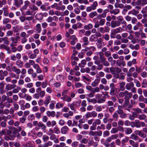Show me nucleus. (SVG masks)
<instances>
[{"label": "nucleus", "instance_id": "nucleus-1", "mask_svg": "<svg viewBox=\"0 0 147 147\" xmlns=\"http://www.w3.org/2000/svg\"><path fill=\"white\" fill-rule=\"evenodd\" d=\"M102 131L101 130L98 131H90L89 132L88 135L90 136H94V139L96 141H98L99 140V138L97 136H100L102 135Z\"/></svg>", "mask_w": 147, "mask_h": 147}, {"label": "nucleus", "instance_id": "nucleus-2", "mask_svg": "<svg viewBox=\"0 0 147 147\" xmlns=\"http://www.w3.org/2000/svg\"><path fill=\"white\" fill-rule=\"evenodd\" d=\"M96 18H94L93 20V22L94 23V27L95 28H98L100 26H104L106 22V20L104 19H101L99 20V22L96 21Z\"/></svg>", "mask_w": 147, "mask_h": 147}, {"label": "nucleus", "instance_id": "nucleus-3", "mask_svg": "<svg viewBox=\"0 0 147 147\" xmlns=\"http://www.w3.org/2000/svg\"><path fill=\"white\" fill-rule=\"evenodd\" d=\"M16 137L18 138H20L21 136L19 132H17L16 129L15 127H14V129L12 134L9 136V140H13Z\"/></svg>", "mask_w": 147, "mask_h": 147}, {"label": "nucleus", "instance_id": "nucleus-4", "mask_svg": "<svg viewBox=\"0 0 147 147\" xmlns=\"http://www.w3.org/2000/svg\"><path fill=\"white\" fill-rule=\"evenodd\" d=\"M119 96L121 98L124 97V99H127L128 97H131L132 94L131 92H129L128 91L125 90L124 92H121L119 94Z\"/></svg>", "mask_w": 147, "mask_h": 147}, {"label": "nucleus", "instance_id": "nucleus-5", "mask_svg": "<svg viewBox=\"0 0 147 147\" xmlns=\"http://www.w3.org/2000/svg\"><path fill=\"white\" fill-rule=\"evenodd\" d=\"M97 30L101 33L103 34L105 33H109L110 30V28L107 26H105L104 27H98Z\"/></svg>", "mask_w": 147, "mask_h": 147}, {"label": "nucleus", "instance_id": "nucleus-6", "mask_svg": "<svg viewBox=\"0 0 147 147\" xmlns=\"http://www.w3.org/2000/svg\"><path fill=\"white\" fill-rule=\"evenodd\" d=\"M136 127L140 128L141 127H143L145 126V123L143 122H140L138 120H135L134 121Z\"/></svg>", "mask_w": 147, "mask_h": 147}, {"label": "nucleus", "instance_id": "nucleus-7", "mask_svg": "<svg viewBox=\"0 0 147 147\" xmlns=\"http://www.w3.org/2000/svg\"><path fill=\"white\" fill-rule=\"evenodd\" d=\"M134 133L136 135L143 138H146L147 136V135L144 133L142 130H136L134 131Z\"/></svg>", "mask_w": 147, "mask_h": 147}, {"label": "nucleus", "instance_id": "nucleus-8", "mask_svg": "<svg viewBox=\"0 0 147 147\" xmlns=\"http://www.w3.org/2000/svg\"><path fill=\"white\" fill-rule=\"evenodd\" d=\"M23 3L22 0H14L13 5L15 6L17 8L20 7L21 5Z\"/></svg>", "mask_w": 147, "mask_h": 147}, {"label": "nucleus", "instance_id": "nucleus-9", "mask_svg": "<svg viewBox=\"0 0 147 147\" xmlns=\"http://www.w3.org/2000/svg\"><path fill=\"white\" fill-rule=\"evenodd\" d=\"M120 23L118 21H112L111 22V26L112 28H115L116 27L119 26Z\"/></svg>", "mask_w": 147, "mask_h": 147}, {"label": "nucleus", "instance_id": "nucleus-10", "mask_svg": "<svg viewBox=\"0 0 147 147\" xmlns=\"http://www.w3.org/2000/svg\"><path fill=\"white\" fill-rule=\"evenodd\" d=\"M38 127L41 128L43 131L45 132V130L47 128L46 125L44 124L42 122L39 121L38 124Z\"/></svg>", "mask_w": 147, "mask_h": 147}, {"label": "nucleus", "instance_id": "nucleus-11", "mask_svg": "<svg viewBox=\"0 0 147 147\" xmlns=\"http://www.w3.org/2000/svg\"><path fill=\"white\" fill-rule=\"evenodd\" d=\"M70 39L71 40V45H74L77 42V39L75 35H71L70 36Z\"/></svg>", "mask_w": 147, "mask_h": 147}, {"label": "nucleus", "instance_id": "nucleus-12", "mask_svg": "<svg viewBox=\"0 0 147 147\" xmlns=\"http://www.w3.org/2000/svg\"><path fill=\"white\" fill-rule=\"evenodd\" d=\"M11 71L17 74H20L21 71L20 69L18 68L16 66H13L11 68Z\"/></svg>", "mask_w": 147, "mask_h": 147}, {"label": "nucleus", "instance_id": "nucleus-13", "mask_svg": "<svg viewBox=\"0 0 147 147\" xmlns=\"http://www.w3.org/2000/svg\"><path fill=\"white\" fill-rule=\"evenodd\" d=\"M61 130L62 134H65L69 130V128L67 126H65L61 128Z\"/></svg>", "mask_w": 147, "mask_h": 147}, {"label": "nucleus", "instance_id": "nucleus-14", "mask_svg": "<svg viewBox=\"0 0 147 147\" xmlns=\"http://www.w3.org/2000/svg\"><path fill=\"white\" fill-rule=\"evenodd\" d=\"M33 67L36 69V72L37 73L40 74L42 72V70L38 64H36L33 65Z\"/></svg>", "mask_w": 147, "mask_h": 147}, {"label": "nucleus", "instance_id": "nucleus-15", "mask_svg": "<svg viewBox=\"0 0 147 147\" xmlns=\"http://www.w3.org/2000/svg\"><path fill=\"white\" fill-rule=\"evenodd\" d=\"M117 19L118 20V21H119L120 23H121V24L126 25V22L124 20L122 16H118L117 18Z\"/></svg>", "mask_w": 147, "mask_h": 147}, {"label": "nucleus", "instance_id": "nucleus-16", "mask_svg": "<svg viewBox=\"0 0 147 147\" xmlns=\"http://www.w3.org/2000/svg\"><path fill=\"white\" fill-rule=\"evenodd\" d=\"M51 100V98L50 96H48L45 97V99L44 101V103L46 107L48 106V105L50 103Z\"/></svg>", "mask_w": 147, "mask_h": 147}, {"label": "nucleus", "instance_id": "nucleus-17", "mask_svg": "<svg viewBox=\"0 0 147 147\" xmlns=\"http://www.w3.org/2000/svg\"><path fill=\"white\" fill-rule=\"evenodd\" d=\"M46 114L49 117H54L55 115V112L54 111H48L46 112Z\"/></svg>", "mask_w": 147, "mask_h": 147}, {"label": "nucleus", "instance_id": "nucleus-18", "mask_svg": "<svg viewBox=\"0 0 147 147\" xmlns=\"http://www.w3.org/2000/svg\"><path fill=\"white\" fill-rule=\"evenodd\" d=\"M16 65L18 68H22L23 66V63L20 60H17L16 61Z\"/></svg>", "mask_w": 147, "mask_h": 147}, {"label": "nucleus", "instance_id": "nucleus-19", "mask_svg": "<svg viewBox=\"0 0 147 147\" xmlns=\"http://www.w3.org/2000/svg\"><path fill=\"white\" fill-rule=\"evenodd\" d=\"M82 40L84 42L82 45V46L84 45H87L89 44V42L88 40V38L86 36H84L82 38Z\"/></svg>", "mask_w": 147, "mask_h": 147}, {"label": "nucleus", "instance_id": "nucleus-20", "mask_svg": "<svg viewBox=\"0 0 147 147\" xmlns=\"http://www.w3.org/2000/svg\"><path fill=\"white\" fill-rule=\"evenodd\" d=\"M129 142L130 145L133 147H138V143L135 142L134 140H129Z\"/></svg>", "mask_w": 147, "mask_h": 147}, {"label": "nucleus", "instance_id": "nucleus-21", "mask_svg": "<svg viewBox=\"0 0 147 147\" xmlns=\"http://www.w3.org/2000/svg\"><path fill=\"white\" fill-rule=\"evenodd\" d=\"M36 27V32L37 33H40L42 30L40 24H37Z\"/></svg>", "mask_w": 147, "mask_h": 147}, {"label": "nucleus", "instance_id": "nucleus-22", "mask_svg": "<svg viewBox=\"0 0 147 147\" xmlns=\"http://www.w3.org/2000/svg\"><path fill=\"white\" fill-rule=\"evenodd\" d=\"M120 10L119 9H112L110 11L111 14H113L115 15H116L119 13Z\"/></svg>", "mask_w": 147, "mask_h": 147}, {"label": "nucleus", "instance_id": "nucleus-23", "mask_svg": "<svg viewBox=\"0 0 147 147\" xmlns=\"http://www.w3.org/2000/svg\"><path fill=\"white\" fill-rule=\"evenodd\" d=\"M93 27V25L92 24L89 23L87 25H85L84 26V29L87 30L92 29Z\"/></svg>", "mask_w": 147, "mask_h": 147}, {"label": "nucleus", "instance_id": "nucleus-24", "mask_svg": "<svg viewBox=\"0 0 147 147\" xmlns=\"http://www.w3.org/2000/svg\"><path fill=\"white\" fill-rule=\"evenodd\" d=\"M131 97H128L127 99H125L123 105V106H127L129 108V105H130L129 103V98H131Z\"/></svg>", "mask_w": 147, "mask_h": 147}, {"label": "nucleus", "instance_id": "nucleus-25", "mask_svg": "<svg viewBox=\"0 0 147 147\" xmlns=\"http://www.w3.org/2000/svg\"><path fill=\"white\" fill-rule=\"evenodd\" d=\"M139 12L138 11L136 10L135 9H133L128 12V14H132L133 15L136 16Z\"/></svg>", "mask_w": 147, "mask_h": 147}, {"label": "nucleus", "instance_id": "nucleus-26", "mask_svg": "<svg viewBox=\"0 0 147 147\" xmlns=\"http://www.w3.org/2000/svg\"><path fill=\"white\" fill-rule=\"evenodd\" d=\"M16 87V85L15 84H8L6 86L5 88L8 90H11V89L14 88Z\"/></svg>", "mask_w": 147, "mask_h": 147}, {"label": "nucleus", "instance_id": "nucleus-27", "mask_svg": "<svg viewBox=\"0 0 147 147\" xmlns=\"http://www.w3.org/2000/svg\"><path fill=\"white\" fill-rule=\"evenodd\" d=\"M98 15L96 11H94L90 13L89 14V16L90 18H93Z\"/></svg>", "mask_w": 147, "mask_h": 147}, {"label": "nucleus", "instance_id": "nucleus-28", "mask_svg": "<svg viewBox=\"0 0 147 147\" xmlns=\"http://www.w3.org/2000/svg\"><path fill=\"white\" fill-rule=\"evenodd\" d=\"M20 38V37L19 36L16 37H11V39L12 42L17 44L18 42V40Z\"/></svg>", "mask_w": 147, "mask_h": 147}, {"label": "nucleus", "instance_id": "nucleus-29", "mask_svg": "<svg viewBox=\"0 0 147 147\" xmlns=\"http://www.w3.org/2000/svg\"><path fill=\"white\" fill-rule=\"evenodd\" d=\"M30 2L28 0H26L24 2V5L22 7V9H26L28 7L30 4Z\"/></svg>", "mask_w": 147, "mask_h": 147}, {"label": "nucleus", "instance_id": "nucleus-30", "mask_svg": "<svg viewBox=\"0 0 147 147\" xmlns=\"http://www.w3.org/2000/svg\"><path fill=\"white\" fill-rule=\"evenodd\" d=\"M35 18L37 20H40L43 18V15L42 13H38L35 16Z\"/></svg>", "mask_w": 147, "mask_h": 147}, {"label": "nucleus", "instance_id": "nucleus-31", "mask_svg": "<svg viewBox=\"0 0 147 147\" xmlns=\"http://www.w3.org/2000/svg\"><path fill=\"white\" fill-rule=\"evenodd\" d=\"M93 59L94 61V63L95 64H98L100 63V61L98 60V57L97 56H94L93 57Z\"/></svg>", "mask_w": 147, "mask_h": 147}, {"label": "nucleus", "instance_id": "nucleus-32", "mask_svg": "<svg viewBox=\"0 0 147 147\" xmlns=\"http://www.w3.org/2000/svg\"><path fill=\"white\" fill-rule=\"evenodd\" d=\"M112 30L116 34L121 32L122 30V29L121 27H119Z\"/></svg>", "mask_w": 147, "mask_h": 147}, {"label": "nucleus", "instance_id": "nucleus-33", "mask_svg": "<svg viewBox=\"0 0 147 147\" xmlns=\"http://www.w3.org/2000/svg\"><path fill=\"white\" fill-rule=\"evenodd\" d=\"M142 25V24L140 22H138L137 24L134 27L133 29L134 30H136L139 29V27Z\"/></svg>", "mask_w": 147, "mask_h": 147}, {"label": "nucleus", "instance_id": "nucleus-34", "mask_svg": "<svg viewBox=\"0 0 147 147\" xmlns=\"http://www.w3.org/2000/svg\"><path fill=\"white\" fill-rule=\"evenodd\" d=\"M101 62L103 63V65L105 66H108L110 65L109 63L106 61V58L101 61Z\"/></svg>", "mask_w": 147, "mask_h": 147}, {"label": "nucleus", "instance_id": "nucleus-35", "mask_svg": "<svg viewBox=\"0 0 147 147\" xmlns=\"http://www.w3.org/2000/svg\"><path fill=\"white\" fill-rule=\"evenodd\" d=\"M89 39L91 42H92L96 41L97 38H96L95 35H92L90 36Z\"/></svg>", "mask_w": 147, "mask_h": 147}, {"label": "nucleus", "instance_id": "nucleus-36", "mask_svg": "<svg viewBox=\"0 0 147 147\" xmlns=\"http://www.w3.org/2000/svg\"><path fill=\"white\" fill-rule=\"evenodd\" d=\"M125 132L126 134H129L132 132V130L130 128H125Z\"/></svg>", "mask_w": 147, "mask_h": 147}, {"label": "nucleus", "instance_id": "nucleus-37", "mask_svg": "<svg viewBox=\"0 0 147 147\" xmlns=\"http://www.w3.org/2000/svg\"><path fill=\"white\" fill-rule=\"evenodd\" d=\"M139 138V137L135 134H132L130 137V138L136 141L138 140Z\"/></svg>", "mask_w": 147, "mask_h": 147}, {"label": "nucleus", "instance_id": "nucleus-38", "mask_svg": "<svg viewBox=\"0 0 147 147\" xmlns=\"http://www.w3.org/2000/svg\"><path fill=\"white\" fill-rule=\"evenodd\" d=\"M134 86L133 83H127L125 86L126 89L128 90H130L131 88Z\"/></svg>", "mask_w": 147, "mask_h": 147}, {"label": "nucleus", "instance_id": "nucleus-39", "mask_svg": "<svg viewBox=\"0 0 147 147\" xmlns=\"http://www.w3.org/2000/svg\"><path fill=\"white\" fill-rule=\"evenodd\" d=\"M28 54L29 58L31 59H35L37 56L36 54L34 53H28Z\"/></svg>", "mask_w": 147, "mask_h": 147}, {"label": "nucleus", "instance_id": "nucleus-40", "mask_svg": "<svg viewBox=\"0 0 147 147\" xmlns=\"http://www.w3.org/2000/svg\"><path fill=\"white\" fill-rule=\"evenodd\" d=\"M115 8L119 7L120 8H122L124 7V5L122 3H115Z\"/></svg>", "mask_w": 147, "mask_h": 147}, {"label": "nucleus", "instance_id": "nucleus-41", "mask_svg": "<svg viewBox=\"0 0 147 147\" xmlns=\"http://www.w3.org/2000/svg\"><path fill=\"white\" fill-rule=\"evenodd\" d=\"M98 5V3L97 1H94L93 2V4L91 5V6L93 9V10L96 9Z\"/></svg>", "mask_w": 147, "mask_h": 147}, {"label": "nucleus", "instance_id": "nucleus-42", "mask_svg": "<svg viewBox=\"0 0 147 147\" xmlns=\"http://www.w3.org/2000/svg\"><path fill=\"white\" fill-rule=\"evenodd\" d=\"M53 145V142L51 141H49L43 144L44 147H49V146H51Z\"/></svg>", "mask_w": 147, "mask_h": 147}, {"label": "nucleus", "instance_id": "nucleus-43", "mask_svg": "<svg viewBox=\"0 0 147 147\" xmlns=\"http://www.w3.org/2000/svg\"><path fill=\"white\" fill-rule=\"evenodd\" d=\"M22 28V27L18 26L13 27V30L14 32H18Z\"/></svg>", "mask_w": 147, "mask_h": 147}, {"label": "nucleus", "instance_id": "nucleus-44", "mask_svg": "<svg viewBox=\"0 0 147 147\" xmlns=\"http://www.w3.org/2000/svg\"><path fill=\"white\" fill-rule=\"evenodd\" d=\"M135 100L133 99H131L130 100V105H129V108H131L133 107V105L136 104L137 103Z\"/></svg>", "mask_w": 147, "mask_h": 147}, {"label": "nucleus", "instance_id": "nucleus-45", "mask_svg": "<svg viewBox=\"0 0 147 147\" xmlns=\"http://www.w3.org/2000/svg\"><path fill=\"white\" fill-rule=\"evenodd\" d=\"M2 41H4V44L5 45H8L9 44V42L8 40V38L6 37H4L1 38Z\"/></svg>", "mask_w": 147, "mask_h": 147}, {"label": "nucleus", "instance_id": "nucleus-46", "mask_svg": "<svg viewBox=\"0 0 147 147\" xmlns=\"http://www.w3.org/2000/svg\"><path fill=\"white\" fill-rule=\"evenodd\" d=\"M53 131L55 133L57 134H59L60 132L59 128L57 126H55L54 128Z\"/></svg>", "mask_w": 147, "mask_h": 147}, {"label": "nucleus", "instance_id": "nucleus-47", "mask_svg": "<svg viewBox=\"0 0 147 147\" xmlns=\"http://www.w3.org/2000/svg\"><path fill=\"white\" fill-rule=\"evenodd\" d=\"M87 101L90 102H92L93 104H95L97 103V100L95 98L90 99L88 98H87Z\"/></svg>", "mask_w": 147, "mask_h": 147}, {"label": "nucleus", "instance_id": "nucleus-48", "mask_svg": "<svg viewBox=\"0 0 147 147\" xmlns=\"http://www.w3.org/2000/svg\"><path fill=\"white\" fill-rule=\"evenodd\" d=\"M146 116L143 114L138 115V118L140 120H143L145 119L146 118Z\"/></svg>", "mask_w": 147, "mask_h": 147}, {"label": "nucleus", "instance_id": "nucleus-49", "mask_svg": "<svg viewBox=\"0 0 147 147\" xmlns=\"http://www.w3.org/2000/svg\"><path fill=\"white\" fill-rule=\"evenodd\" d=\"M110 135L109 131L106 130L104 131L103 132V135L104 138Z\"/></svg>", "mask_w": 147, "mask_h": 147}, {"label": "nucleus", "instance_id": "nucleus-50", "mask_svg": "<svg viewBox=\"0 0 147 147\" xmlns=\"http://www.w3.org/2000/svg\"><path fill=\"white\" fill-rule=\"evenodd\" d=\"M11 103H12L8 101L5 102L3 103L4 107H5L6 108H9L11 106Z\"/></svg>", "mask_w": 147, "mask_h": 147}, {"label": "nucleus", "instance_id": "nucleus-51", "mask_svg": "<svg viewBox=\"0 0 147 147\" xmlns=\"http://www.w3.org/2000/svg\"><path fill=\"white\" fill-rule=\"evenodd\" d=\"M121 106L119 105L118 107V110L116 111L117 113L119 115L121 114L123 112V110L121 109Z\"/></svg>", "mask_w": 147, "mask_h": 147}, {"label": "nucleus", "instance_id": "nucleus-52", "mask_svg": "<svg viewBox=\"0 0 147 147\" xmlns=\"http://www.w3.org/2000/svg\"><path fill=\"white\" fill-rule=\"evenodd\" d=\"M56 78L59 82H61L63 79V76L62 75L59 74L57 76Z\"/></svg>", "mask_w": 147, "mask_h": 147}, {"label": "nucleus", "instance_id": "nucleus-53", "mask_svg": "<svg viewBox=\"0 0 147 147\" xmlns=\"http://www.w3.org/2000/svg\"><path fill=\"white\" fill-rule=\"evenodd\" d=\"M109 10L108 9H105L103 11V13H102V18H105L106 16L107 13L109 12Z\"/></svg>", "mask_w": 147, "mask_h": 147}, {"label": "nucleus", "instance_id": "nucleus-54", "mask_svg": "<svg viewBox=\"0 0 147 147\" xmlns=\"http://www.w3.org/2000/svg\"><path fill=\"white\" fill-rule=\"evenodd\" d=\"M64 105L62 103H57L56 105V108L57 109H60Z\"/></svg>", "mask_w": 147, "mask_h": 147}, {"label": "nucleus", "instance_id": "nucleus-55", "mask_svg": "<svg viewBox=\"0 0 147 147\" xmlns=\"http://www.w3.org/2000/svg\"><path fill=\"white\" fill-rule=\"evenodd\" d=\"M20 36L22 38H25L28 37L29 35L28 34H26L25 32H22L20 33Z\"/></svg>", "mask_w": 147, "mask_h": 147}, {"label": "nucleus", "instance_id": "nucleus-56", "mask_svg": "<svg viewBox=\"0 0 147 147\" xmlns=\"http://www.w3.org/2000/svg\"><path fill=\"white\" fill-rule=\"evenodd\" d=\"M103 38L105 40L107 41H108L109 40L110 36L108 34H105L102 35Z\"/></svg>", "mask_w": 147, "mask_h": 147}, {"label": "nucleus", "instance_id": "nucleus-57", "mask_svg": "<svg viewBox=\"0 0 147 147\" xmlns=\"http://www.w3.org/2000/svg\"><path fill=\"white\" fill-rule=\"evenodd\" d=\"M33 143H34V142L32 141H29L26 143V144L27 147H33Z\"/></svg>", "mask_w": 147, "mask_h": 147}, {"label": "nucleus", "instance_id": "nucleus-58", "mask_svg": "<svg viewBox=\"0 0 147 147\" xmlns=\"http://www.w3.org/2000/svg\"><path fill=\"white\" fill-rule=\"evenodd\" d=\"M118 131V129L116 128H112L111 131V134H114L117 133Z\"/></svg>", "mask_w": 147, "mask_h": 147}, {"label": "nucleus", "instance_id": "nucleus-59", "mask_svg": "<svg viewBox=\"0 0 147 147\" xmlns=\"http://www.w3.org/2000/svg\"><path fill=\"white\" fill-rule=\"evenodd\" d=\"M7 1L6 0H0V7H2L3 5L6 4Z\"/></svg>", "mask_w": 147, "mask_h": 147}, {"label": "nucleus", "instance_id": "nucleus-60", "mask_svg": "<svg viewBox=\"0 0 147 147\" xmlns=\"http://www.w3.org/2000/svg\"><path fill=\"white\" fill-rule=\"evenodd\" d=\"M54 102V101H52L49 105V109L51 110H53L55 108V103Z\"/></svg>", "mask_w": 147, "mask_h": 147}, {"label": "nucleus", "instance_id": "nucleus-61", "mask_svg": "<svg viewBox=\"0 0 147 147\" xmlns=\"http://www.w3.org/2000/svg\"><path fill=\"white\" fill-rule=\"evenodd\" d=\"M96 65H97V67H96V69L99 70H100L102 69L103 66L102 64H101L99 63L98 64H96Z\"/></svg>", "mask_w": 147, "mask_h": 147}, {"label": "nucleus", "instance_id": "nucleus-62", "mask_svg": "<svg viewBox=\"0 0 147 147\" xmlns=\"http://www.w3.org/2000/svg\"><path fill=\"white\" fill-rule=\"evenodd\" d=\"M99 58L101 60V61L106 58L104 56V54L102 52H100L99 53Z\"/></svg>", "mask_w": 147, "mask_h": 147}, {"label": "nucleus", "instance_id": "nucleus-63", "mask_svg": "<svg viewBox=\"0 0 147 147\" xmlns=\"http://www.w3.org/2000/svg\"><path fill=\"white\" fill-rule=\"evenodd\" d=\"M49 139V137L46 135H44L42 137V140L44 142H45L48 141Z\"/></svg>", "mask_w": 147, "mask_h": 147}, {"label": "nucleus", "instance_id": "nucleus-64", "mask_svg": "<svg viewBox=\"0 0 147 147\" xmlns=\"http://www.w3.org/2000/svg\"><path fill=\"white\" fill-rule=\"evenodd\" d=\"M0 125L2 127L5 128L7 124L5 122L3 121L0 123Z\"/></svg>", "mask_w": 147, "mask_h": 147}]
</instances>
